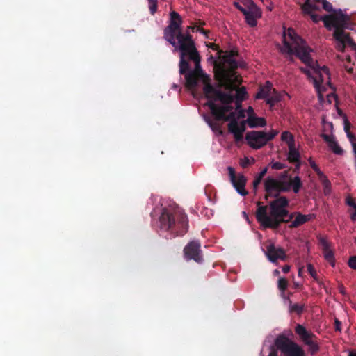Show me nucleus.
I'll use <instances>...</instances> for the list:
<instances>
[{
  "mask_svg": "<svg viewBox=\"0 0 356 356\" xmlns=\"http://www.w3.org/2000/svg\"><path fill=\"white\" fill-rule=\"evenodd\" d=\"M171 22L164 31V38L180 54L179 72L185 74L186 86L193 90L200 83L208 99L209 106L216 120L229 122L228 129L236 142L242 140L246 124L250 128L263 127L266 122L264 118L258 117L252 107L246 111L241 108V102L245 98L244 88H238L240 79L232 70L239 65L232 53L220 55L214 60L216 79L226 90L222 92L213 88L209 77L200 67V58L194 41L188 33L181 32V19L175 11L170 13Z\"/></svg>",
  "mask_w": 356,
  "mask_h": 356,
  "instance_id": "f257e3e1",
  "label": "nucleus"
},
{
  "mask_svg": "<svg viewBox=\"0 0 356 356\" xmlns=\"http://www.w3.org/2000/svg\"><path fill=\"white\" fill-rule=\"evenodd\" d=\"M283 47L280 48L282 54L291 56L295 54L307 67L302 70L310 78L318 92L320 103L324 106L336 101V96L332 92L326 95L324 99L323 92L330 88V77L326 67H319L312 59V49L300 38L293 29H285L283 33Z\"/></svg>",
  "mask_w": 356,
  "mask_h": 356,
  "instance_id": "f03ea898",
  "label": "nucleus"
},
{
  "mask_svg": "<svg viewBox=\"0 0 356 356\" xmlns=\"http://www.w3.org/2000/svg\"><path fill=\"white\" fill-rule=\"evenodd\" d=\"M289 202L284 197H280L272 201L269 206H261L258 202L256 217L264 228H276L285 220L289 212Z\"/></svg>",
  "mask_w": 356,
  "mask_h": 356,
  "instance_id": "7ed1b4c3",
  "label": "nucleus"
},
{
  "mask_svg": "<svg viewBox=\"0 0 356 356\" xmlns=\"http://www.w3.org/2000/svg\"><path fill=\"white\" fill-rule=\"evenodd\" d=\"M234 6L245 16L246 23L250 26L257 24V19L261 17V11L252 0H238Z\"/></svg>",
  "mask_w": 356,
  "mask_h": 356,
  "instance_id": "20e7f679",
  "label": "nucleus"
},
{
  "mask_svg": "<svg viewBox=\"0 0 356 356\" xmlns=\"http://www.w3.org/2000/svg\"><path fill=\"white\" fill-rule=\"evenodd\" d=\"M322 20L325 26L329 29L341 31L344 29H351L349 25L350 17L341 10L332 15L323 17Z\"/></svg>",
  "mask_w": 356,
  "mask_h": 356,
  "instance_id": "39448f33",
  "label": "nucleus"
},
{
  "mask_svg": "<svg viewBox=\"0 0 356 356\" xmlns=\"http://www.w3.org/2000/svg\"><path fill=\"white\" fill-rule=\"evenodd\" d=\"M284 95H287L285 92H278L273 88L271 83L266 81V83L261 86L257 93L256 99H264L267 104L270 107L280 102Z\"/></svg>",
  "mask_w": 356,
  "mask_h": 356,
  "instance_id": "423d86ee",
  "label": "nucleus"
},
{
  "mask_svg": "<svg viewBox=\"0 0 356 356\" xmlns=\"http://www.w3.org/2000/svg\"><path fill=\"white\" fill-rule=\"evenodd\" d=\"M278 134L276 130L268 132L252 131L246 134L245 140L253 149H259L264 146L268 141L273 139Z\"/></svg>",
  "mask_w": 356,
  "mask_h": 356,
  "instance_id": "0eeeda50",
  "label": "nucleus"
},
{
  "mask_svg": "<svg viewBox=\"0 0 356 356\" xmlns=\"http://www.w3.org/2000/svg\"><path fill=\"white\" fill-rule=\"evenodd\" d=\"M275 344L286 356L305 355L304 351L300 346L283 335H280L277 337Z\"/></svg>",
  "mask_w": 356,
  "mask_h": 356,
  "instance_id": "6e6552de",
  "label": "nucleus"
},
{
  "mask_svg": "<svg viewBox=\"0 0 356 356\" xmlns=\"http://www.w3.org/2000/svg\"><path fill=\"white\" fill-rule=\"evenodd\" d=\"M333 37L335 42V47L340 51H343L347 47H350L355 49L356 44L353 43L349 35L343 30H334Z\"/></svg>",
  "mask_w": 356,
  "mask_h": 356,
  "instance_id": "1a4fd4ad",
  "label": "nucleus"
},
{
  "mask_svg": "<svg viewBox=\"0 0 356 356\" xmlns=\"http://www.w3.org/2000/svg\"><path fill=\"white\" fill-rule=\"evenodd\" d=\"M289 189V185H284L281 179L268 177L265 181V190L266 191V198L268 196H276L280 191H285Z\"/></svg>",
  "mask_w": 356,
  "mask_h": 356,
  "instance_id": "9d476101",
  "label": "nucleus"
},
{
  "mask_svg": "<svg viewBox=\"0 0 356 356\" xmlns=\"http://www.w3.org/2000/svg\"><path fill=\"white\" fill-rule=\"evenodd\" d=\"M264 252L271 262H275L278 259L284 260L286 259V254L284 250L281 247L275 245L271 241L266 243Z\"/></svg>",
  "mask_w": 356,
  "mask_h": 356,
  "instance_id": "9b49d317",
  "label": "nucleus"
},
{
  "mask_svg": "<svg viewBox=\"0 0 356 356\" xmlns=\"http://www.w3.org/2000/svg\"><path fill=\"white\" fill-rule=\"evenodd\" d=\"M296 332L300 336L302 341L309 346V350L314 353L318 349L316 342L314 340V334L309 332L301 325H297Z\"/></svg>",
  "mask_w": 356,
  "mask_h": 356,
  "instance_id": "f8f14e48",
  "label": "nucleus"
},
{
  "mask_svg": "<svg viewBox=\"0 0 356 356\" xmlns=\"http://www.w3.org/2000/svg\"><path fill=\"white\" fill-rule=\"evenodd\" d=\"M185 258L188 260L193 259L197 262L202 261L200 250V243L197 241L189 243L184 248Z\"/></svg>",
  "mask_w": 356,
  "mask_h": 356,
  "instance_id": "ddd939ff",
  "label": "nucleus"
},
{
  "mask_svg": "<svg viewBox=\"0 0 356 356\" xmlns=\"http://www.w3.org/2000/svg\"><path fill=\"white\" fill-rule=\"evenodd\" d=\"M321 8V4L318 0H306L302 5V10L305 14L309 15L314 22L322 20L321 17L314 14L315 11Z\"/></svg>",
  "mask_w": 356,
  "mask_h": 356,
  "instance_id": "4468645a",
  "label": "nucleus"
},
{
  "mask_svg": "<svg viewBox=\"0 0 356 356\" xmlns=\"http://www.w3.org/2000/svg\"><path fill=\"white\" fill-rule=\"evenodd\" d=\"M228 170L232 183L237 192L242 196L246 195L248 192L244 188L246 183V179L245 177L242 175H235L234 169L231 167L228 168Z\"/></svg>",
  "mask_w": 356,
  "mask_h": 356,
  "instance_id": "2eb2a0df",
  "label": "nucleus"
},
{
  "mask_svg": "<svg viewBox=\"0 0 356 356\" xmlns=\"http://www.w3.org/2000/svg\"><path fill=\"white\" fill-rule=\"evenodd\" d=\"M174 220L171 217V213L166 209H163L159 220V227L163 230H168L172 227Z\"/></svg>",
  "mask_w": 356,
  "mask_h": 356,
  "instance_id": "dca6fc26",
  "label": "nucleus"
},
{
  "mask_svg": "<svg viewBox=\"0 0 356 356\" xmlns=\"http://www.w3.org/2000/svg\"><path fill=\"white\" fill-rule=\"evenodd\" d=\"M321 137L327 143L329 148L336 154L341 155L343 151L339 145L335 137L333 134H328L322 133Z\"/></svg>",
  "mask_w": 356,
  "mask_h": 356,
  "instance_id": "f3484780",
  "label": "nucleus"
},
{
  "mask_svg": "<svg viewBox=\"0 0 356 356\" xmlns=\"http://www.w3.org/2000/svg\"><path fill=\"white\" fill-rule=\"evenodd\" d=\"M322 251L325 259L332 266H334V252L330 243L325 238L320 239Z\"/></svg>",
  "mask_w": 356,
  "mask_h": 356,
  "instance_id": "a211bd4d",
  "label": "nucleus"
},
{
  "mask_svg": "<svg viewBox=\"0 0 356 356\" xmlns=\"http://www.w3.org/2000/svg\"><path fill=\"white\" fill-rule=\"evenodd\" d=\"M289 152L287 154V159L290 162L296 163L300 161V152H299V145H290L288 147Z\"/></svg>",
  "mask_w": 356,
  "mask_h": 356,
  "instance_id": "6ab92c4d",
  "label": "nucleus"
},
{
  "mask_svg": "<svg viewBox=\"0 0 356 356\" xmlns=\"http://www.w3.org/2000/svg\"><path fill=\"white\" fill-rule=\"evenodd\" d=\"M343 125H344V131L346 134V136H347L349 141L350 142V143L352 145L353 151L354 152V154L356 155V138L354 136V135L349 131L350 124L348 122V120L346 118H344V119H343Z\"/></svg>",
  "mask_w": 356,
  "mask_h": 356,
  "instance_id": "aec40b11",
  "label": "nucleus"
},
{
  "mask_svg": "<svg viewBox=\"0 0 356 356\" xmlns=\"http://www.w3.org/2000/svg\"><path fill=\"white\" fill-rule=\"evenodd\" d=\"M176 229H179L178 231L179 235L184 234L188 229V220L186 216H182L181 217L180 220L177 222L176 225H175Z\"/></svg>",
  "mask_w": 356,
  "mask_h": 356,
  "instance_id": "412c9836",
  "label": "nucleus"
},
{
  "mask_svg": "<svg viewBox=\"0 0 356 356\" xmlns=\"http://www.w3.org/2000/svg\"><path fill=\"white\" fill-rule=\"evenodd\" d=\"M281 140L285 143L288 147H290V145H296L294 136L292 134L287 131L282 133Z\"/></svg>",
  "mask_w": 356,
  "mask_h": 356,
  "instance_id": "4be33fe9",
  "label": "nucleus"
},
{
  "mask_svg": "<svg viewBox=\"0 0 356 356\" xmlns=\"http://www.w3.org/2000/svg\"><path fill=\"white\" fill-rule=\"evenodd\" d=\"M310 219L309 216L298 214L296 216L295 219L291 222V227H298Z\"/></svg>",
  "mask_w": 356,
  "mask_h": 356,
  "instance_id": "5701e85b",
  "label": "nucleus"
},
{
  "mask_svg": "<svg viewBox=\"0 0 356 356\" xmlns=\"http://www.w3.org/2000/svg\"><path fill=\"white\" fill-rule=\"evenodd\" d=\"M290 185L291 186L293 192L297 193L302 186L300 178L296 176L293 179H291L290 180Z\"/></svg>",
  "mask_w": 356,
  "mask_h": 356,
  "instance_id": "b1692460",
  "label": "nucleus"
},
{
  "mask_svg": "<svg viewBox=\"0 0 356 356\" xmlns=\"http://www.w3.org/2000/svg\"><path fill=\"white\" fill-rule=\"evenodd\" d=\"M320 181L322 183V185L323 186V191L325 195H327L331 191V187H330V183L329 180L327 179L325 175H323L322 177H318Z\"/></svg>",
  "mask_w": 356,
  "mask_h": 356,
  "instance_id": "393cba45",
  "label": "nucleus"
},
{
  "mask_svg": "<svg viewBox=\"0 0 356 356\" xmlns=\"http://www.w3.org/2000/svg\"><path fill=\"white\" fill-rule=\"evenodd\" d=\"M322 124H323V133L333 134V124L330 122H327L325 120V118H322Z\"/></svg>",
  "mask_w": 356,
  "mask_h": 356,
  "instance_id": "a878e982",
  "label": "nucleus"
},
{
  "mask_svg": "<svg viewBox=\"0 0 356 356\" xmlns=\"http://www.w3.org/2000/svg\"><path fill=\"white\" fill-rule=\"evenodd\" d=\"M203 118L213 131H220V127L217 122L211 120V118L206 115H203Z\"/></svg>",
  "mask_w": 356,
  "mask_h": 356,
  "instance_id": "bb28decb",
  "label": "nucleus"
},
{
  "mask_svg": "<svg viewBox=\"0 0 356 356\" xmlns=\"http://www.w3.org/2000/svg\"><path fill=\"white\" fill-rule=\"evenodd\" d=\"M288 286V282L287 280L284 277H280L278 280V288L282 291V296L284 298H286L284 292Z\"/></svg>",
  "mask_w": 356,
  "mask_h": 356,
  "instance_id": "cd10ccee",
  "label": "nucleus"
},
{
  "mask_svg": "<svg viewBox=\"0 0 356 356\" xmlns=\"http://www.w3.org/2000/svg\"><path fill=\"white\" fill-rule=\"evenodd\" d=\"M285 299L287 301V302L289 303L290 312H296L298 314H299L302 312V306L297 305V304L293 305L291 303V302L287 298H286Z\"/></svg>",
  "mask_w": 356,
  "mask_h": 356,
  "instance_id": "c85d7f7f",
  "label": "nucleus"
},
{
  "mask_svg": "<svg viewBox=\"0 0 356 356\" xmlns=\"http://www.w3.org/2000/svg\"><path fill=\"white\" fill-rule=\"evenodd\" d=\"M254 158L245 157L241 159L240 164L243 168H246L248 165L254 163Z\"/></svg>",
  "mask_w": 356,
  "mask_h": 356,
  "instance_id": "c756f323",
  "label": "nucleus"
},
{
  "mask_svg": "<svg viewBox=\"0 0 356 356\" xmlns=\"http://www.w3.org/2000/svg\"><path fill=\"white\" fill-rule=\"evenodd\" d=\"M309 163L311 167L316 172V174L318 175V177H322L324 175L323 173V172L319 169V168L317 166V165L315 163V162L313 160L309 159Z\"/></svg>",
  "mask_w": 356,
  "mask_h": 356,
  "instance_id": "7c9ffc66",
  "label": "nucleus"
},
{
  "mask_svg": "<svg viewBox=\"0 0 356 356\" xmlns=\"http://www.w3.org/2000/svg\"><path fill=\"white\" fill-rule=\"evenodd\" d=\"M318 2L321 4V8L325 9L327 11H330L332 8V5L330 3L327 1L326 0H318Z\"/></svg>",
  "mask_w": 356,
  "mask_h": 356,
  "instance_id": "2f4dec72",
  "label": "nucleus"
},
{
  "mask_svg": "<svg viewBox=\"0 0 356 356\" xmlns=\"http://www.w3.org/2000/svg\"><path fill=\"white\" fill-rule=\"evenodd\" d=\"M307 270L314 279L317 280V274L316 273L314 268L313 267V266L312 264H307Z\"/></svg>",
  "mask_w": 356,
  "mask_h": 356,
  "instance_id": "473e14b6",
  "label": "nucleus"
},
{
  "mask_svg": "<svg viewBox=\"0 0 356 356\" xmlns=\"http://www.w3.org/2000/svg\"><path fill=\"white\" fill-rule=\"evenodd\" d=\"M270 166L275 170H281L285 168V165L280 162H272Z\"/></svg>",
  "mask_w": 356,
  "mask_h": 356,
  "instance_id": "72a5a7b5",
  "label": "nucleus"
},
{
  "mask_svg": "<svg viewBox=\"0 0 356 356\" xmlns=\"http://www.w3.org/2000/svg\"><path fill=\"white\" fill-rule=\"evenodd\" d=\"M149 10L152 14H154L157 9V1L149 3Z\"/></svg>",
  "mask_w": 356,
  "mask_h": 356,
  "instance_id": "f704fd0d",
  "label": "nucleus"
},
{
  "mask_svg": "<svg viewBox=\"0 0 356 356\" xmlns=\"http://www.w3.org/2000/svg\"><path fill=\"white\" fill-rule=\"evenodd\" d=\"M348 266L353 268L356 270V256L351 257L348 260Z\"/></svg>",
  "mask_w": 356,
  "mask_h": 356,
  "instance_id": "c9c22d12",
  "label": "nucleus"
},
{
  "mask_svg": "<svg viewBox=\"0 0 356 356\" xmlns=\"http://www.w3.org/2000/svg\"><path fill=\"white\" fill-rule=\"evenodd\" d=\"M262 179L259 178V177L256 176L254 181H253V188L254 190L256 191L259 184L261 183Z\"/></svg>",
  "mask_w": 356,
  "mask_h": 356,
  "instance_id": "e433bc0d",
  "label": "nucleus"
},
{
  "mask_svg": "<svg viewBox=\"0 0 356 356\" xmlns=\"http://www.w3.org/2000/svg\"><path fill=\"white\" fill-rule=\"evenodd\" d=\"M350 217L353 220H356V207L350 210Z\"/></svg>",
  "mask_w": 356,
  "mask_h": 356,
  "instance_id": "4c0bfd02",
  "label": "nucleus"
},
{
  "mask_svg": "<svg viewBox=\"0 0 356 356\" xmlns=\"http://www.w3.org/2000/svg\"><path fill=\"white\" fill-rule=\"evenodd\" d=\"M346 203L348 205H349L351 208H354L355 207H356V203L355 202V201L350 198V197H348L347 198L346 200Z\"/></svg>",
  "mask_w": 356,
  "mask_h": 356,
  "instance_id": "58836bf2",
  "label": "nucleus"
},
{
  "mask_svg": "<svg viewBox=\"0 0 356 356\" xmlns=\"http://www.w3.org/2000/svg\"><path fill=\"white\" fill-rule=\"evenodd\" d=\"M266 172H267V168H265L257 176L261 179H263V177L266 175Z\"/></svg>",
  "mask_w": 356,
  "mask_h": 356,
  "instance_id": "ea45409f",
  "label": "nucleus"
},
{
  "mask_svg": "<svg viewBox=\"0 0 356 356\" xmlns=\"http://www.w3.org/2000/svg\"><path fill=\"white\" fill-rule=\"evenodd\" d=\"M340 325H341V323L337 319H336L335 320V329L337 330L340 331L341 330Z\"/></svg>",
  "mask_w": 356,
  "mask_h": 356,
  "instance_id": "a19ab883",
  "label": "nucleus"
},
{
  "mask_svg": "<svg viewBox=\"0 0 356 356\" xmlns=\"http://www.w3.org/2000/svg\"><path fill=\"white\" fill-rule=\"evenodd\" d=\"M290 270V266H284L282 267V271L284 273H287Z\"/></svg>",
  "mask_w": 356,
  "mask_h": 356,
  "instance_id": "79ce46f5",
  "label": "nucleus"
},
{
  "mask_svg": "<svg viewBox=\"0 0 356 356\" xmlns=\"http://www.w3.org/2000/svg\"><path fill=\"white\" fill-rule=\"evenodd\" d=\"M268 356H277L276 353H275L274 350H272L270 351V353H269Z\"/></svg>",
  "mask_w": 356,
  "mask_h": 356,
  "instance_id": "37998d69",
  "label": "nucleus"
},
{
  "mask_svg": "<svg viewBox=\"0 0 356 356\" xmlns=\"http://www.w3.org/2000/svg\"><path fill=\"white\" fill-rule=\"evenodd\" d=\"M274 274H275V275H278L280 274L279 270H275L274 271Z\"/></svg>",
  "mask_w": 356,
  "mask_h": 356,
  "instance_id": "c03bdc74",
  "label": "nucleus"
},
{
  "mask_svg": "<svg viewBox=\"0 0 356 356\" xmlns=\"http://www.w3.org/2000/svg\"><path fill=\"white\" fill-rule=\"evenodd\" d=\"M301 274H302V268H299L298 276H301Z\"/></svg>",
  "mask_w": 356,
  "mask_h": 356,
  "instance_id": "a18cd8bd",
  "label": "nucleus"
},
{
  "mask_svg": "<svg viewBox=\"0 0 356 356\" xmlns=\"http://www.w3.org/2000/svg\"><path fill=\"white\" fill-rule=\"evenodd\" d=\"M348 356H356V353H350Z\"/></svg>",
  "mask_w": 356,
  "mask_h": 356,
  "instance_id": "49530a36",
  "label": "nucleus"
},
{
  "mask_svg": "<svg viewBox=\"0 0 356 356\" xmlns=\"http://www.w3.org/2000/svg\"><path fill=\"white\" fill-rule=\"evenodd\" d=\"M209 47H211V48H213L214 47V44H210L209 45H207Z\"/></svg>",
  "mask_w": 356,
  "mask_h": 356,
  "instance_id": "de8ad7c7",
  "label": "nucleus"
},
{
  "mask_svg": "<svg viewBox=\"0 0 356 356\" xmlns=\"http://www.w3.org/2000/svg\"><path fill=\"white\" fill-rule=\"evenodd\" d=\"M156 0H148V2L150 3V2H153V1H156Z\"/></svg>",
  "mask_w": 356,
  "mask_h": 356,
  "instance_id": "09e8293b",
  "label": "nucleus"
},
{
  "mask_svg": "<svg viewBox=\"0 0 356 356\" xmlns=\"http://www.w3.org/2000/svg\"><path fill=\"white\" fill-rule=\"evenodd\" d=\"M341 292L342 293H344L343 289H341Z\"/></svg>",
  "mask_w": 356,
  "mask_h": 356,
  "instance_id": "8fccbe9b",
  "label": "nucleus"
},
{
  "mask_svg": "<svg viewBox=\"0 0 356 356\" xmlns=\"http://www.w3.org/2000/svg\"><path fill=\"white\" fill-rule=\"evenodd\" d=\"M188 29H193L194 28L191 27V26H188Z\"/></svg>",
  "mask_w": 356,
  "mask_h": 356,
  "instance_id": "3c124183",
  "label": "nucleus"
},
{
  "mask_svg": "<svg viewBox=\"0 0 356 356\" xmlns=\"http://www.w3.org/2000/svg\"><path fill=\"white\" fill-rule=\"evenodd\" d=\"M261 1H264L265 0H261Z\"/></svg>",
  "mask_w": 356,
  "mask_h": 356,
  "instance_id": "603ef678",
  "label": "nucleus"
},
{
  "mask_svg": "<svg viewBox=\"0 0 356 356\" xmlns=\"http://www.w3.org/2000/svg\"><path fill=\"white\" fill-rule=\"evenodd\" d=\"M355 50H356V46H355Z\"/></svg>",
  "mask_w": 356,
  "mask_h": 356,
  "instance_id": "864d4df0",
  "label": "nucleus"
}]
</instances>
